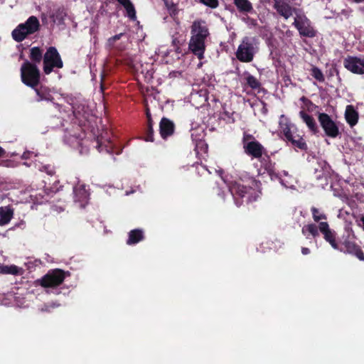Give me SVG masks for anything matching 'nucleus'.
<instances>
[{"mask_svg":"<svg viewBox=\"0 0 364 364\" xmlns=\"http://www.w3.org/2000/svg\"><path fill=\"white\" fill-rule=\"evenodd\" d=\"M209 36V28L205 21L197 19L192 23L188 48L199 60L204 58L205 42Z\"/></svg>","mask_w":364,"mask_h":364,"instance_id":"nucleus-1","label":"nucleus"},{"mask_svg":"<svg viewBox=\"0 0 364 364\" xmlns=\"http://www.w3.org/2000/svg\"><path fill=\"white\" fill-rule=\"evenodd\" d=\"M356 236L353 230L350 228H345V233L342 235L338 244V250L346 255L355 257L360 261H364V252L360 246L355 242Z\"/></svg>","mask_w":364,"mask_h":364,"instance_id":"nucleus-2","label":"nucleus"},{"mask_svg":"<svg viewBox=\"0 0 364 364\" xmlns=\"http://www.w3.org/2000/svg\"><path fill=\"white\" fill-rule=\"evenodd\" d=\"M259 40L256 37L245 36L235 52L237 59L242 63H250L259 51Z\"/></svg>","mask_w":364,"mask_h":364,"instance_id":"nucleus-3","label":"nucleus"},{"mask_svg":"<svg viewBox=\"0 0 364 364\" xmlns=\"http://www.w3.org/2000/svg\"><path fill=\"white\" fill-rule=\"evenodd\" d=\"M41 25L38 18L31 16L25 23L18 24L11 33L13 39L17 42H22L28 36L32 35L38 31Z\"/></svg>","mask_w":364,"mask_h":364,"instance_id":"nucleus-4","label":"nucleus"},{"mask_svg":"<svg viewBox=\"0 0 364 364\" xmlns=\"http://www.w3.org/2000/svg\"><path fill=\"white\" fill-rule=\"evenodd\" d=\"M21 79L28 87H37L41 80V73L37 65L26 60L21 67Z\"/></svg>","mask_w":364,"mask_h":364,"instance_id":"nucleus-5","label":"nucleus"},{"mask_svg":"<svg viewBox=\"0 0 364 364\" xmlns=\"http://www.w3.org/2000/svg\"><path fill=\"white\" fill-rule=\"evenodd\" d=\"M230 191L234 197L237 206H240L244 201L246 203L256 200L255 190L250 186H246L235 182L230 187Z\"/></svg>","mask_w":364,"mask_h":364,"instance_id":"nucleus-6","label":"nucleus"},{"mask_svg":"<svg viewBox=\"0 0 364 364\" xmlns=\"http://www.w3.org/2000/svg\"><path fill=\"white\" fill-rule=\"evenodd\" d=\"M69 274L61 269H50L36 282L43 288H55L63 284Z\"/></svg>","mask_w":364,"mask_h":364,"instance_id":"nucleus-7","label":"nucleus"},{"mask_svg":"<svg viewBox=\"0 0 364 364\" xmlns=\"http://www.w3.org/2000/svg\"><path fill=\"white\" fill-rule=\"evenodd\" d=\"M63 62L57 48L50 46L43 55V72L46 75L50 74L54 68H62Z\"/></svg>","mask_w":364,"mask_h":364,"instance_id":"nucleus-8","label":"nucleus"},{"mask_svg":"<svg viewBox=\"0 0 364 364\" xmlns=\"http://www.w3.org/2000/svg\"><path fill=\"white\" fill-rule=\"evenodd\" d=\"M318 121L326 136L335 139L341 134L338 122L334 121L328 114L318 112Z\"/></svg>","mask_w":364,"mask_h":364,"instance_id":"nucleus-9","label":"nucleus"},{"mask_svg":"<svg viewBox=\"0 0 364 364\" xmlns=\"http://www.w3.org/2000/svg\"><path fill=\"white\" fill-rule=\"evenodd\" d=\"M293 25L296 28L301 36L314 38L317 35V31L311 25V21L306 16L295 18Z\"/></svg>","mask_w":364,"mask_h":364,"instance_id":"nucleus-10","label":"nucleus"},{"mask_svg":"<svg viewBox=\"0 0 364 364\" xmlns=\"http://www.w3.org/2000/svg\"><path fill=\"white\" fill-rule=\"evenodd\" d=\"M343 66L353 74L364 75V58L348 55L343 60Z\"/></svg>","mask_w":364,"mask_h":364,"instance_id":"nucleus-11","label":"nucleus"},{"mask_svg":"<svg viewBox=\"0 0 364 364\" xmlns=\"http://www.w3.org/2000/svg\"><path fill=\"white\" fill-rule=\"evenodd\" d=\"M243 149L247 156L253 159H259L263 155L266 154L264 147L257 140H253L250 143L245 144Z\"/></svg>","mask_w":364,"mask_h":364,"instance_id":"nucleus-12","label":"nucleus"},{"mask_svg":"<svg viewBox=\"0 0 364 364\" xmlns=\"http://www.w3.org/2000/svg\"><path fill=\"white\" fill-rule=\"evenodd\" d=\"M319 231L323 235V239L330 244L331 247L336 250L338 249L339 242L336 240V232L330 228L327 222H321L318 224Z\"/></svg>","mask_w":364,"mask_h":364,"instance_id":"nucleus-13","label":"nucleus"},{"mask_svg":"<svg viewBox=\"0 0 364 364\" xmlns=\"http://www.w3.org/2000/svg\"><path fill=\"white\" fill-rule=\"evenodd\" d=\"M176 126L173 121L164 117L159 122V134L163 139L171 136L175 132Z\"/></svg>","mask_w":364,"mask_h":364,"instance_id":"nucleus-14","label":"nucleus"},{"mask_svg":"<svg viewBox=\"0 0 364 364\" xmlns=\"http://www.w3.org/2000/svg\"><path fill=\"white\" fill-rule=\"evenodd\" d=\"M273 1V6L280 16H283L285 19H288L291 16H292L293 9L289 4L285 2L284 0Z\"/></svg>","mask_w":364,"mask_h":364,"instance_id":"nucleus-15","label":"nucleus"},{"mask_svg":"<svg viewBox=\"0 0 364 364\" xmlns=\"http://www.w3.org/2000/svg\"><path fill=\"white\" fill-rule=\"evenodd\" d=\"M344 115L346 122L350 127H353L357 124L359 114L353 105H350L346 107Z\"/></svg>","mask_w":364,"mask_h":364,"instance_id":"nucleus-16","label":"nucleus"},{"mask_svg":"<svg viewBox=\"0 0 364 364\" xmlns=\"http://www.w3.org/2000/svg\"><path fill=\"white\" fill-rule=\"evenodd\" d=\"M299 116L312 134H316L318 133V127L315 119L311 115H309L306 112L301 110L299 112Z\"/></svg>","mask_w":364,"mask_h":364,"instance_id":"nucleus-17","label":"nucleus"},{"mask_svg":"<svg viewBox=\"0 0 364 364\" xmlns=\"http://www.w3.org/2000/svg\"><path fill=\"white\" fill-rule=\"evenodd\" d=\"M145 238L144 232L141 229H134L129 231L127 244L134 245L143 241Z\"/></svg>","mask_w":364,"mask_h":364,"instance_id":"nucleus-18","label":"nucleus"},{"mask_svg":"<svg viewBox=\"0 0 364 364\" xmlns=\"http://www.w3.org/2000/svg\"><path fill=\"white\" fill-rule=\"evenodd\" d=\"M14 216V209L9 206L0 207V226L7 225Z\"/></svg>","mask_w":364,"mask_h":364,"instance_id":"nucleus-19","label":"nucleus"},{"mask_svg":"<svg viewBox=\"0 0 364 364\" xmlns=\"http://www.w3.org/2000/svg\"><path fill=\"white\" fill-rule=\"evenodd\" d=\"M233 4L241 14H247L254 11L252 4L249 0H233Z\"/></svg>","mask_w":364,"mask_h":364,"instance_id":"nucleus-20","label":"nucleus"},{"mask_svg":"<svg viewBox=\"0 0 364 364\" xmlns=\"http://www.w3.org/2000/svg\"><path fill=\"white\" fill-rule=\"evenodd\" d=\"M318 224L309 223L303 226L301 229L302 234L308 239L310 236L316 238L319 236Z\"/></svg>","mask_w":364,"mask_h":364,"instance_id":"nucleus-21","label":"nucleus"},{"mask_svg":"<svg viewBox=\"0 0 364 364\" xmlns=\"http://www.w3.org/2000/svg\"><path fill=\"white\" fill-rule=\"evenodd\" d=\"M33 89L35 90L37 95V102H41L43 100L51 101L53 99L52 95L50 94V90L47 87L41 85L39 87L37 86Z\"/></svg>","mask_w":364,"mask_h":364,"instance_id":"nucleus-22","label":"nucleus"},{"mask_svg":"<svg viewBox=\"0 0 364 364\" xmlns=\"http://www.w3.org/2000/svg\"><path fill=\"white\" fill-rule=\"evenodd\" d=\"M43 50L40 47L35 46L30 49V62L36 65L41 63L42 60L43 61Z\"/></svg>","mask_w":364,"mask_h":364,"instance_id":"nucleus-23","label":"nucleus"},{"mask_svg":"<svg viewBox=\"0 0 364 364\" xmlns=\"http://www.w3.org/2000/svg\"><path fill=\"white\" fill-rule=\"evenodd\" d=\"M121 5L126 9L127 16L131 19L134 20L136 18V11L134 5L130 0H117Z\"/></svg>","mask_w":364,"mask_h":364,"instance_id":"nucleus-24","label":"nucleus"},{"mask_svg":"<svg viewBox=\"0 0 364 364\" xmlns=\"http://www.w3.org/2000/svg\"><path fill=\"white\" fill-rule=\"evenodd\" d=\"M311 213L314 222L318 224L322 222L321 220H327V215L323 211L314 206L311 208Z\"/></svg>","mask_w":364,"mask_h":364,"instance_id":"nucleus-25","label":"nucleus"},{"mask_svg":"<svg viewBox=\"0 0 364 364\" xmlns=\"http://www.w3.org/2000/svg\"><path fill=\"white\" fill-rule=\"evenodd\" d=\"M291 144L294 148H297L300 150L306 151L308 149V146L306 141L299 134L296 138L294 139Z\"/></svg>","mask_w":364,"mask_h":364,"instance_id":"nucleus-26","label":"nucleus"},{"mask_svg":"<svg viewBox=\"0 0 364 364\" xmlns=\"http://www.w3.org/2000/svg\"><path fill=\"white\" fill-rule=\"evenodd\" d=\"M311 75L313 77H314L316 80L320 82H323L325 80L324 75L321 69L318 67L312 65L311 70Z\"/></svg>","mask_w":364,"mask_h":364,"instance_id":"nucleus-27","label":"nucleus"},{"mask_svg":"<svg viewBox=\"0 0 364 364\" xmlns=\"http://www.w3.org/2000/svg\"><path fill=\"white\" fill-rule=\"evenodd\" d=\"M247 85L253 90L259 89L261 87L260 82L253 75L248 74L246 77Z\"/></svg>","mask_w":364,"mask_h":364,"instance_id":"nucleus-28","label":"nucleus"},{"mask_svg":"<svg viewBox=\"0 0 364 364\" xmlns=\"http://www.w3.org/2000/svg\"><path fill=\"white\" fill-rule=\"evenodd\" d=\"M279 128L281 129L284 137L293 132L291 129V124L287 119H285V122L282 120L279 122Z\"/></svg>","mask_w":364,"mask_h":364,"instance_id":"nucleus-29","label":"nucleus"},{"mask_svg":"<svg viewBox=\"0 0 364 364\" xmlns=\"http://www.w3.org/2000/svg\"><path fill=\"white\" fill-rule=\"evenodd\" d=\"M260 161L267 171H269L271 169L274 168L275 163L272 162L270 156L267 154L264 156L263 159Z\"/></svg>","mask_w":364,"mask_h":364,"instance_id":"nucleus-30","label":"nucleus"},{"mask_svg":"<svg viewBox=\"0 0 364 364\" xmlns=\"http://www.w3.org/2000/svg\"><path fill=\"white\" fill-rule=\"evenodd\" d=\"M154 129L153 127L146 126L144 133V140L146 141H154Z\"/></svg>","mask_w":364,"mask_h":364,"instance_id":"nucleus-31","label":"nucleus"},{"mask_svg":"<svg viewBox=\"0 0 364 364\" xmlns=\"http://www.w3.org/2000/svg\"><path fill=\"white\" fill-rule=\"evenodd\" d=\"M205 6L211 9H216L219 6L218 0H199Z\"/></svg>","mask_w":364,"mask_h":364,"instance_id":"nucleus-32","label":"nucleus"},{"mask_svg":"<svg viewBox=\"0 0 364 364\" xmlns=\"http://www.w3.org/2000/svg\"><path fill=\"white\" fill-rule=\"evenodd\" d=\"M164 3L168 10L169 11L171 15L177 14L178 11L176 5L175 4H173V2H169L168 0L164 1Z\"/></svg>","mask_w":364,"mask_h":364,"instance_id":"nucleus-33","label":"nucleus"},{"mask_svg":"<svg viewBox=\"0 0 364 364\" xmlns=\"http://www.w3.org/2000/svg\"><path fill=\"white\" fill-rule=\"evenodd\" d=\"M124 35V33H120L119 34H117L114 36H112L110 38H108L107 40V45L109 46V47H113L115 42L118 40H119Z\"/></svg>","mask_w":364,"mask_h":364,"instance_id":"nucleus-34","label":"nucleus"},{"mask_svg":"<svg viewBox=\"0 0 364 364\" xmlns=\"http://www.w3.org/2000/svg\"><path fill=\"white\" fill-rule=\"evenodd\" d=\"M41 171H45L48 175L53 176L55 173V168L50 165L43 166Z\"/></svg>","mask_w":364,"mask_h":364,"instance_id":"nucleus-35","label":"nucleus"},{"mask_svg":"<svg viewBox=\"0 0 364 364\" xmlns=\"http://www.w3.org/2000/svg\"><path fill=\"white\" fill-rule=\"evenodd\" d=\"M58 306L59 304H56L53 302L50 304H45L43 306L41 309V311L45 312H51L52 309H54Z\"/></svg>","mask_w":364,"mask_h":364,"instance_id":"nucleus-36","label":"nucleus"},{"mask_svg":"<svg viewBox=\"0 0 364 364\" xmlns=\"http://www.w3.org/2000/svg\"><path fill=\"white\" fill-rule=\"evenodd\" d=\"M256 140L255 136L252 134H248L247 132H244L242 142L243 146H245V144L246 143H250L251 141Z\"/></svg>","mask_w":364,"mask_h":364,"instance_id":"nucleus-37","label":"nucleus"},{"mask_svg":"<svg viewBox=\"0 0 364 364\" xmlns=\"http://www.w3.org/2000/svg\"><path fill=\"white\" fill-rule=\"evenodd\" d=\"M59 183V181H57L53 183V186L50 189H45L43 192L47 194V196H49L50 193H55L59 191V188L57 186Z\"/></svg>","mask_w":364,"mask_h":364,"instance_id":"nucleus-38","label":"nucleus"},{"mask_svg":"<svg viewBox=\"0 0 364 364\" xmlns=\"http://www.w3.org/2000/svg\"><path fill=\"white\" fill-rule=\"evenodd\" d=\"M172 46L174 47L175 51L178 53H181L180 41L178 38L172 36Z\"/></svg>","mask_w":364,"mask_h":364,"instance_id":"nucleus-39","label":"nucleus"},{"mask_svg":"<svg viewBox=\"0 0 364 364\" xmlns=\"http://www.w3.org/2000/svg\"><path fill=\"white\" fill-rule=\"evenodd\" d=\"M267 172L272 179L282 180V174H280L279 173H277L275 171V168H273L272 169H271V171Z\"/></svg>","mask_w":364,"mask_h":364,"instance_id":"nucleus-40","label":"nucleus"},{"mask_svg":"<svg viewBox=\"0 0 364 364\" xmlns=\"http://www.w3.org/2000/svg\"><path fill=\"white\" fill-rule=\"evenodd\" d=\"M78 192L82 193V196L77 198L79 200H83L84 199H85L87 198V193H86V191H85V189H83V188H80V189L75 188L74 189V193H75V196L77 197V193Z\"/></svg>","mask_w":364,"mask_h":364,"instance_id":"nucleus-41","label":"nucleus"},{"mask_svg":"<svg viewBox=\"0 0 364 364\" xmlns=\"http://www.w3.org/2000/svg\"><path fill=\"white\" fill-rule=\"evenodd\" d=\"M8 270H9V274H11L16 275L18 273V267H16L15 265L9 266V268L8 269Z\"/></svg>","mask_w":364,"mask_h":364,"instance_id":"nucleus-42","label":"nucleus"},{"mask_svg":"<svg viewBox=\"0 0 364 364\" xmlns=\"http://www.w3.org/2000/svg\"><path fill=\"white\" fill-rule=\"evenodd\" d=\"M299 134H294V132H292L291 134L285 136V139L291 143L294 138H296Z\"/></svg>","mask_w":364,"mask_h":364,"instance_id":"nucleus-43","label":"nucleus"},{"mask_svg":"<svg viewBox=\"0 0 364 364\" xmlns=\"http://www.w3.org/2000/svg\"><path fill=\"white\" fill-rule=\"evenodd\" d=\"M9 268V266H0V273L9 274V270H8Z\"/></svg>","mask_w":364,"mask_h":364,"instance_id":"nucleus-44","label":"nucleus"},{"mask_svg":"<svg viewBox=\"0 0 364 364\" xmlns=\"http://www.w3.org/2000/svg\"><path fill=\"white\" fill-rule=\"evenodd\" d=\"M301 253L304 255L310 253V250L308 247H301Z\"/></svg>","mask_w":364,"mask_h":364,"instance_id":"nucleus-45","label":"nucleus"},{"mask_svg":"<svg viewBox=\"0 0 364 364\" xmlns=\"http://www.w3.org/2000/svg\"><path fill=\"white\" fill-rule=\"evenodd\" d=\"M146 116L147 119L152 118L149 108H146Z\"/></svg>","mask_w":364,"mask_h":364,"instance_id":"nucleus-46","label":"nucleus"},{"mask_svg":"<svg viewBox=\"0 0 364 364\" xmlns=\"http://www.w3.org/2000/svg\"><path fill=\"white\" fill-rule=\"evenodd\" d=\"M153 125H154V122H153L152 118L147 119V124H146V126L153 127Z\"/></svg>","mask_w":364,"mask_h":364,"instance_id":"nucleus-47","label":"nucleus"},{"mask_svg":"<svg viewBox=\"0 0 364 364\" xmlns=\"http://www.w3.org/2000/svg\"><path fill=\"white\" fill-rule=\"evenodd\" d=\"M6 154V151L0 146V157H4Z\"/></svg>","mask_w":364,"mask_h":364,"instance_id":"nucleus-48","label":"nucleus"},{"mask_svg":"<svg viewBox=\"0 0 364 364\" xmlns=\"http://www.w3.org/2000/svg\"><path fill=\"white\" fill-rule=\"evenodd\" d=\"M301 100L303 101L304 102H308V103H310V104L312 103L311 100H309V99H307L304 96L301 97Z\"/></svg>","mask_w":364,"mask_h":364,"instance_id":"nucleus-49","label":"nucleus"},{"mask_svg":"<svg viewBox=\"0 0 364 364\" xmlns=\"http://www.w3.org/2000/svg\"><path fill=\"white\" fill-rule=\"evenodd\" d=\"M280 173V174H282V176H289V173H288V171H282L281 173Z\"/></svg>","mask_w":364,"mask_h":364,"instance_id":"nucleus-50","label":"nucleus"},{"mask_svg":"<svg viewBox=\"0 0 364 364\" xmlns=\"http://www.w3.org/2000/svg\"><path fill=\"white\" fill-rule=\"evenodd\" d=\"M354 2L359 4L364 2V0H353Z\"/></svg>","mask_w":364,"mask_h":364,"instance_id":"nucleus-51","label":"nucleus"},{"mask_svg":"<svg viewBox=\"0 0 364 364\" xmlns=\"http://www.w3.org/2000/svg\"><path fill=\"white\" fill-rule=\"evenodd\" d=\"M97 144H98V146H98V149H99V151H102V146L101 144H100L98 142H97Z\"/></svg>","mask_w":364,"mask_h":364,"instance_id":"nucleus-52","label":"nucleus"},{"mask_svg":"<svg viewBox=\"0 0 364 364\" xmlns=\"http://www.w3.org/2000/svg\"><path fill=\"white\" fill-rule=\"evenodd\" d=\"M360 11L364 14V6L360 8Z\"/></svg>","mask_w":364,"mask_h":364,"instance_id":"nucleus-53","label":"nucleus"},{"mask_svg":"<svg viewBox=\"0 0 364 364\" xmlns=\"http://www.w3.org/2000/svg\"><path fill=\"white\" fill-rule=\"evenodd\" d=\"M255 20H252V23L255 24Z\"/></svg>","mask_w":364,"mask_h":364,"instance_id":"nucleus-54","label":"nucleus"}]
</instances>
